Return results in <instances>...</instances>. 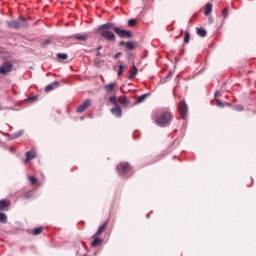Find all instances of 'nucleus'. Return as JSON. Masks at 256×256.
Listing matches in <instances>:
<instances>
[{
  "label": "nucleus",
  "instance_id": "f257e3e1",
  "mask_svg": "<svg viewBox=\"0 0 256 256\" xmlns=\"http://www.w3.org/2000/svg\"><path fill=\"white\" fill-rule=\"evenodd\" d=\"M115 27H118V26H115V23L108 22L98 26V28L94 31V33H96V35H100L102 39H106V41H116L117 36L115 35V33L112 32L114 31Z\"/></svg>",
  "mask_w": 256,
  "mask_h": 256
},
{
  "label": "nucleus",
  "instance_id": "f03ea898",
  "mask_svg": "<svg viewBox=\"0 0 256 256\" xmlns=\"http://www.w3.org/2000/svg\"><path fill=\"white\" fill-rule=\"evenodd\" d=\"M6 25L8 29H23L29 27V22H27V18L23 16H19L17 20L7 21Z\"/></svg>",
  "mask_w": 256,
  "mask_h": 256
},
{
  "label": "nucleus",
  "instance_id": "7ed1b4c3",
  "mask_svg": "<svg viewBox=\"0 0 256 256\" xmlns=\"http://www.w3.org/2000/svg\"><path fill=\"white\" fill-rule=\"evenodd\" d=\"M173 119V114L169 111H163L159 116L156 117L155 123L158 127H163V125H169Z\"/></svg>",
  "mask_w": 256,
  "mask_h": 256
},
{
  "label": "nucleus",
  "instance_id": "20e7f679",
  "mask_svg": "<svg viewBox=\"0 0 256 256\" xmlns=\"http://www.w3.org/2000/svg\"><path fill=\"white\" fill-rule=\"evenodd\" d=\"M116 171L119 175V177H123L124 179H127V173L131 171V168L129 167V163L127 162H122L116 166Z\"/></svg>",
  "mask_w": 256,
  "mask_h": 256
},
{
  "label": "nucleus",
  "instance_id": "39448f33",
  "mask_svg": "<svg viewBox=\"0 0 256 256\" xmlns=\"http://www.w3.org/2000/svg\"><path fill=\"white\" fill-rule=\"evenodd\" d=\"M114 33H116L120 39H133V32L131 30L121 29L119 26L114 28Z\"/></svg>",
  "mask_w": 256,
  "mask_h": 256
},
{
  "label": "nucleus",
  "instance_id": "423d86ee",
  "mask_svg": "<svg viewBox=\"0 0 256 256\" xmlns=\"http://www.w3.org/2000/svg\"><path fill=\"white\" fill-rule=\"evenodd\" d=\"M178 111L181 119H183V121H186L187 113H189V107L187 106V102H185V100H182L181 103L178 105Z\"/></svg>",
  "mask_w": 256,
  "mask_h": 256
},
{
  "label": "nucleus",
  "instance_id": "0eeeda50",
  "mask_svg": "<svg viewBox=\"0 0 256 256\" xmlns=\"http://www.w3.org/2000/svg\"><path fill=\"white\" fill-rule=\"evenodd\" d=\"M13 71V64L11 62H4L0 66V75H7Z\"/></svg>",
  "mask_w": 256,
  "mask_h": 256
},
{
  "label": "nucleus",
  "instance_id": "6e6552de",
  "mask_svg": "<svg viewBox=\"0 0 256 256\" xmlns=\"http://www.w3.org/2000/svg\"><path fill=\"white\" fill-rule=\"evenodd\" d=\"M91 107V99H86L84 102L76 109V113H84Z\"/></svg>",
  "mask_w": 256,
  "mask_h": 256
},
{
  "label": "nucleus",
  "instance_id": "1a4fd4ad",
  "mask_svg": "<svg viewBox=\"0 0 256 256\" xmlns=\"http://www.w3.org/2000/svg\"><path fill=\"white\" fill-rule=\"evenodd\" d=\"M67 39H75L76 41H87L89 39V35H87L86 33L84 34H73L70 36H67Z\"/></svg>",
  "mask_w": 256,
  "mask_h": 256
},
{
  "label": "nucleus",
  "instance_id": "9d476101",
  "mask_svg": "<svg viewBox=\"0 0 256 256\" xmlns=\"http://www.w3.org/2000/svg\"><path fill=\"white\" fill-rule=\"evenodd\" d=\"M111 113L112 115H114V117H117L118 119L122 117V110H121V106H119V104L117 106H115L114 108H111Z\"/></svg>",
  "mask_w": 256,
  "mask_h": 256
},
{
  "label": "nucleus",
  "instance_id": "9b49d317",
  "mask_svg": "<svg viewBox=\"0 0 256 256\" xmlns=\"http://www.w3.org/2000/svg\"><path fill=\"white\" fill-rule=\"evenodd\" d=\"M23 133H25L24 130H18L17 132L13 133V134H6L9 139L8 141H13V139H19V137H21V135H23Z\"/></svg>",
  "mask_w": 256,
  "mask_h": 256
},
{
  "label": "nucleus",
  "instance_id": "f8f14e48",
  "mask_svg": "<svg viewBox=\"0 0 256 256\" xmlns=\"http://www.w3.org/2000/svg\"><path fill=\"white\" fill-rule=\"evenodd\" d=\"M37 157V152L35 150H30L26 152V159L24 160V163H28V161H31Z\"/></svg>",
  "mask_w": 256,
  "mask_h": 256
},
{
  "label": "nucleus",
  "instance_id": "ddd939ff",
  "mask_svg": "<svg viewBox=\"0 0 256 256\" xmlns=\"http://www.w3.org/2000/svg\"><path fill=\"white\" fill-rule=\"evenodd\" d=\"M56 87H59V82L58 81H54V82L48 84L45 87V91H46V93H49V91H53V89H56Z\"/></svg>",
  "mask_w": 256,
  "mask_h": 256
},
{
  "label": "nucleus",
  "instance_id": "4468645a",
  "mask_svg": "<svg viewBox=\"0 0 256 256\" xmlns=\"http://www.w3.org/2000/svg\"><path fill=\"white\" fill-rule=\"evenodd\" d=\"M212 11H213V4H211L210 2L206 3L204 15H206V17H209Z\"/></svg>",
  "mask_w": 256,
  "mask_h": 256
},
{
  "label": "nucleus",
  "instance_id": "2eb2a0df",
  "mask_svg": "<svg viewBox=\"0 0 256 256\" xmlns=\"http://www.w3.org/2000/svg\"><path fill=\"white\" fill-rule=\"evenodd\" d=\"M115 85V82L104 85L106 93H113V91H115Z\"/></svg>",
  "mask_w": 256,
  "mask_h": 256
},
{
  "label": "nucleus",
  "instance_id": "dca6fc26",
  "mask_svg": "<svg viewBox=\"0 0 256 256\" xmlns=\"http://www.w3.org/2000/svg\"><path fill=\"white\" fill-rule=\"evenodd\" d=\"M94 240L91 243V247H99V245H101V243H103V239L93 235Z\"/></svg>",
  "mask_w": 256,
  "mask_h": 256
},
{
  "label": "nucleus",
  "instance_id": "f3484780",
  "mask_svg": "<svg viewBox=\"0 0 256 256\" xmlns=\"http://www.w3.org/2000/svg\"><path fill=\"white\" fill-rule=\"evenodd\" d=\"M137 73H139V69H137V66L135 64L132 65V69L130 70V75L128 76V79H133Z\"/></svg>",
  "mask_w": 256,
  "mask_h": 256
},
{
  "label": "nucleus",
  "instance_id": "a211bd4d",
  "mask_svg": "<svg viewBox=\"0 0 256 256\" xmlns=\"http://www.w3.org/2000/svg\"><path fill=\"white\" fill-rule=\"evenodd\" d=\"M0 211H9V205L7 204V200H0Z\"/></svg>",
  "mask_w": 256,
  "mask_h": 256
},
{
  "label": "nucleus",
  "instance_id": "6ab92c4d",
  "mask_svg": "<svg viewBox=\"0 0 256 256\" xmlns=\"http://www.w3.org/2000/svg\"><path fill=\"white\" fill-rule=\"evenodd\" d=\"M107 227V222H104L97 230V232L94 234V237H98V235H101V233H103V231H105Z\"/></svg>",
  "mask_w": 256,
  "mask_h": 256
},
{
  "label": "nucleus",
  "instance_id": "aec40b11",
  "mask_svg": "<svg viewBox=\"0 0 256 256\" xmlns=\"http://www.w3.org/2000/svg\"><path fill=\"white\" fill-rule=\"evenodd\" d=\"M125 49H127L128 51H133V49H135V42L133 41L126 42Z\"/></svg>",
  "mask_w": 256,
  "mask_h": 256
},
{
  "label": "nucleus",
  "instance_id": "412c9836",
  "mask_svg": "<svg viewBox=\"0 0 256 256\" xmlns=\"http://www.w3.org/2000/svg\"><path fill=\"white\" fill-rule=\"evenodd\" d=\"M197 29V35L200 37H207V30L204 28H196Z\"/></svg>",
  "mask_w": 256,
  "mask_h": 256
},
{
  "label": "nucleus",
  "instance_id": "4be33fe9",
  "mask_svg": "<svg viewBox=\"0 0 256 256\" xmlns=\"http://www.w3.org/2000/svg\"><path fill=\"white\" fill-rule=\"evenodd\" d=\"M122 107H127L129 105V103H131V101L129 100V98H127V96H124L121 101H120Z\"/></svg>",
  "mask_w": 256,
  "mask_h": 256
},
{
  "label": "nucleus",
  "instance_id": "5701e85b",
  "mask_svg": "<svg viewBox=\"0 0 256 256\" xmlns=\"http://www.w3.org/2000/svg\"><path fill=\"white\" fill-rule=\"evenodd\" d=\"M108 101L109 103H112V105H115V107L119 105V102L117 101V96L115 95L110 96Z\"/></svg>",
  "mask_w": 256,
  "mask_h": 256
},
{
  "label": "nucleus",
  "instance_id": "b1692460",
  "mask_svg": "<svg viewBox=\"0 0 256 256\" xmlns=\"http://www.w3.org/2000/svg\"><path fill=\"white\" fill-rule=\"evenodd\" d=\"M49 45H51V39H46L41 43V47L42 49H47V47H49Z\"/></svg>",
  "mask_w": 256,
  "mask_h": 256
},
{
  "label": "nucleus",
  "instance_id": "393cba45",
  "mask_svg": "<svg viewBox=\"0 0 256 256\" xmlns=\"http://www.w3.org/2000/svg\"><path fill=\"white\" fill-rule=\"evenodd\" d=\"M147 97H149V93L140 95V96L137 98V103H143V101H144L145 99H147Z\"/></svg>",
  "mask_w": 256,
  "mask_h": 256
},
{
  "label": "nucleus",
  "instance_id": "a878e982",
  "mask_svg": "<svg viewBox=\"0 0 256 256\" xmlns=\"http://www.w3.org/2000/svg\"><path fill=\"white\" fill-rule=\"evenodd\" d=\"M135 25H137V19L132 18V19L128 20V22H127L128 27H135Z\"/></svg>",
  "mask_w": 256,
  "mask_h": 256
},
{
  "label": "nucleus",
  "instance_id": "bb28decb",
  "mask_svg": "<svg viewBox=\"0 0 256 256\" xmlns=\"http://www.w3.org/2000/svg\"><path fill=\"white\" fill-rule=\"evenodd\" d=\"M43 233V226L33 229V235H41Z\"/></svg>",
  "mask_w": 256,
  "mask_h": 256
},
{
  "label": "nucleus",
  "instance_id": "cd10ccee",
  "mask_svg": "<svg viewBox=\"0 0 256 256\" xmlns=\"http://www.w3.org/2000/svg\"><path fill=\"white\" fill-rule=\"evenodd\" d=\"M0 223H7V214L0 212Z\"/></svg>",
  "mask_w": 256,
  "mask_h": 256
},
{
  "label": "nucleus",
  "instance_id": "c85d7f7f",
  "mask_svg": "<svg viewBox=\"0 0 256 256\" xmlns=\"http://www.w3.org/2000/svg\"><path fill=\"white\" fill-rule=\"evenodd\" d=\"M57 59H61L62 61H65L67 59V53H58L56 54Z\"/></svg>",
  "mask_w": 256,
  "mask_h": 256
},
{
  "label": "nucleus",
  "instance_id": "c756f323",
  "mask_svg": "<svg viewBox=\"0 0 256 256\" xmlns=\"http://www.w3.org/2000/svg\"><path fill=\"white\" fill-rule=\"evenodd\" d=\"M123 71H125V66L123 64H120L118 66V77H121V75H123Z\"/></svg>",
  "mask_w": 256,
  "mask_h": 256
},
{
  "label": "nucleus",
  "instance_id": "7c9ffc66",
  "mask_svg": "<svg viewBox=\"0 0 256 256\" xmlns=\"http://www.w3.org/2000/svg\"><path fill=\"white\" fill-rule=\"evenodd\" d=\"M190 39H191V34L189 33V31H186L184 36V43L186 44L189 43Z\"/></svg>",
  "mask_w": 256,
  "mask_h": 256
},
{
  "label": "nucleus",
  "instance_id": "2f4dec72",
  "mask_svg": "<svg viewBox=\"0 0 256 256\" xmlns=\"http://www.w3.org/2000/svg\"><path fill=\"white\" fill-rule=\"evenodd\" d=\"M222 16H223V19H227V17H229V9L228 8H224L222 10Z\"/></svg>",
  "mask_w": 256,
  "mask_h": 256
},
{
  "label": "nucleus",
  "instance_id": "473e14b6",
  "mask_svg": "<svg viewBox=\"0 0 256 256\" xmlns=\"http://www.w3.org/2000/svg\"><path fill=\"white\" fill-rule=\"evenodd\" d=\"M37 99H39V97L37 95H34V96H30V97L26 98V101L33 103V102L37 101Z\"/></svg>",
  "mask_w": 256,
  "mask_h": 256
},
{
  "label": "nucleus",
  "instance_id": "72a5a7b5",
  "mask_svg": "<svg viewBox=\"0 0 256 256\" xmlns=\"http://www.w3.org/2000/svg\"><path fill=\"white\" fill-rule=\"evenodd\" d=\"M234 111H244L245 107L243 105H235L233 106Z\"/></svg>",
  "mask_w": 256,
  "mask_h": 256
},
{
  "label": "nucleus",
  "instance_id": "f704fd0d",
  "mask_svg": "<svg viewBox=\"0 0 256 256\" xmlns=\"http://www.w3.org/2000/svg\"><path fill=\"white\" fill-rule=\"evenodd\" d=\"M215 101L217 103V107H220V109H223V107H225V103H223L221 100L215 98Z\"/></svg>",
  "mask_w": 256,
  "mask_h": 256
},
{
  "label": "nucleus",
  "instance_id": "c9c22d12",
  "mask_svg": "<svg viewBox=\"0 0 256 256\" xmlns=\"http://www.w3.org/2000/svg\"><path fill=\"white\" fill-rule=\"evenodd\" d=\"M29 181L31 185H35V183H37V178L35 176H29Z\"/></svg>",
  "mask_w": 256,
  "mask_h": 256
},
{
  "label": "nucleus",
  "instance_id": "e433bc0d",
  "mask_svg": "<svg viewBox=\"0 0 256 256\" xmlns=\"http://www.w3.org/2000/svg\"><path fill=\"white\" fill-rule=\"evenodd\" d=\"M167 81H169V78L167 76L163 77L162 79H160V85H164V83H167Z\"/></svg>",
  "mask_w": 256,
  "mask_h": 256
},
{
  "label": "nucleus",
  "instance_id": "4c0bfd02",
  "mask_svg": "<svg viewBox=\"0 0 256 256\" xmlns=\"http://www.w3.org/2000/svg\"><path fill=\"white\" fill-rule=\"evenodd\" d=\"M214 21H215V19H213V16L208 17V25H213Z\"/></svg>",
  "mask_w": 256,
  "mask_h": 256
},
{
  "label": "nucleus",
  "instance_id": "58836bf2",
  "mask_svg": "<svg viewBox=\"0 0 256 256\" xmlns=\"http://www.w3.org/2000/svg\"><path fill=\"white\" fill-rule=\"evenodd\" d=\"M121 55H123L122 52H117V53L113 56V59H119V57H121Z\"/></svg>",
  "mask_w": 256,
  "mask_h": 256
},
{
  "label": "nucleus",
  "instance_id": "ea45409f",
  "mask_svg": "<svg viewBox=\"0 0 256 256\" xmlns=\"http://www.w3.org/2000/svg\"><path fill=\"white\" fill-rule=\"evenodd\" d=\"M168 79H171V77H173V72L172 71H169L168 72V75L166 76Z\"/></svg>",
  "mask_w": 256,
  "mask_h": 256
},
{
  "label": "nucleus",
  "instance_id": "a19ab883",
  "mask_svg": "<svg viewBox=\"0 0 256 256\" xmlns=\"http://www.w3.org/2000/svg\"><path fill=\"white\" fill-rule=\"evenodd\" d=\"M224 105H226V107H233V104H231L229 102H225Z\"/></svg>",
  "mask_w": 256,
  "mask_h": 256
},
{
  "label": "nucleus",
  "instance_id": "79ce46f5",
  "mask_svg": "<svg viewBox=\"0 0 256 256\" xmlns=\"http://www.w3.org/2000/svg\"><path fill=\"white\" fill-rule=\"evenodd\" d=\"M101 49H103V45H99L98 47H96V51H101Z\"/></svg>",
  "mask_w": 256,
  "mask_h": 256
},
{
  "label": "nucleus",
  "instance_id": "37998d69",
  "mask_svg": "<svg viewBox=\"0 0 256 256\" xmlns=\"http://www.w3.org/2000/svg\"><path fill=\"white\" fill-rule=\"evenodd\" d=\"M123 45H125V41H120L119 42V47H123Z\"/></svg>",
  "mask_w": 256,
  "mask_h": 256
},
{
  "label": "nucleus",
  "instance_id": "c03bdc74",
  "mask_svg": "<svg viewBox=\"0 0 256 256\" xmlns=\"http://www.w3.org/2000/svg\"><path fill=\"white\" fill-rule=\"evenodd\" d=\"M219 95H220L219 91H216L215 94H214L215 99H217V97H219Z\"/></svg>",
  "mask_w": 256,
  "mask_h": 256
},
{
  "label": "nucleus",
  "instance_id": "a18cd8bd",
  "mask_svg": "<svg viewBox=\"0 0 256 256\" xmlns=\"http://www.w3.org/2000/svg\"><path fill=\"white\" fill-rule=\"evenodd\" d=\"M29 197H31V194H26V195H25V198H26V199H29Z\"/></svg>",
  "mask_w": 256,
  "mask_h": 256
},
{
  "label": "nucleus",
  "instance_id": "49530a36",
  "mask_svg": "<svg viewBox=\"0 0 256 256\" xmlns=\"http://www.w3.org/2000/svg\"><path fill=\"white\" fill-rule=\"evenodd\" d=\"M97 57H101V52L96 53Z\"/></svg>",
  "mask_w": 256,
  "mask_h": 256
},
{
  "label": "nucleus",
  "instance_id": "de8ad7c7",
  "mask_svg": "<svg viewBox=\"0 0 256 256\" xmlns=\"http://www.w3.org/2000/svg\"><path fill=\"white\" fill-rule=\"evenodd\" d=\"M9 151H14V148H13V147H10V148H9Z\"/></svg>",
  "mask_w": 256,
  "mask_h": 256
},
{
  "label": "nucleus",
  "instance_id": "09e8293b",
  "mask_svg": "<svg viewBox=\"0 0 256 256\" xmlns=\"http://www.w3.org/2000/svg\"><path fill=\"white\" fill-rule=\"evenodd\" d=\"M149 215H150V214H147V215H146V219H149Z\"/></svg>",
  "mask_w": 256,
  "mask_h": 256
},
{
  "label": "nucleus",
  "instance_id": "8fccbe9b",
  "mask_svg": "<svg viewBox=\"0 0 256 256\" xmlns=\"http://www.w3.org/2000/svg\"><path fill=\"white\" fill-rule=\"evenodd\" d=\"M80 119H81V121H83V119H85V118L81 117Z\"/></svg>",
  "mask_w": 256,
  "mask_h": 256
},
{
  "label": "nucleus",
  "instance_id": "3c124183",
  "mask_svg": "<svg viewBox=\"0 0 256 256\" xmlns=\"http://www.w3.org/2000/svg\"><path fill=\"white\" fill-rule=\"evenodd\" d=\"M98 252H95L94 255H97Z\"/></svg>",
  "mask_w": 256,
  "mask_h": 256
}]
</instances>
